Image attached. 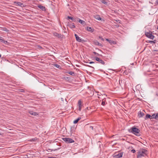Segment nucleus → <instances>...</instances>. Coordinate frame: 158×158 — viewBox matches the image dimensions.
Masks as SVG:
<instances>
[{
	"instance_id": "nucleus-1",
	"label": "nucleus",
	"mask_w": 158,
	"mask_h": 158,
	"mask_svg": "<svg viewBox=\"0 0 158 158\" xmlns=\"http://www.w3.org/2000/svg\"><path fill=\"white\" fill-rule=\"evenodd\" d=\"M137 153L138 155L137 157L138 158H141L142 157H144L146 156L148 154V151L145 149L141 148L139 150Z\"/></svg>"
},
{
	"instance_id": "nucleus-2",
	"label": "nucleus",
	"mask_w": 158,
	"mask_h": 158,
	"mask_svg": "<svg viewBox=\"0 0 158 158\" xmlns=\"http://www.w3.org/2000/svg\"><path fill=\"white\" fill-rule=\"evenodd\" d=\"M130 131L136 135H139V130L135 127H133L130 129Z\"/></svg>"
},
{
	"instance_id": "nucleus-3",
	"label": "nucleus",
	"mask_w": 158,
	"mask_h": 158,
	"mask_svg": "<svg viewBox=\"0 0 158 158\" xmlns=\"http://www.w3.org/2000/svg\"><path fill=\"white\" fill-rule=\"evenodd\" d=\"M62 139L64 141L67 143H73L74 142V140L69 138H63Z\"/></svg>"
},
{
	"instance_id": "nucleus-4",
	"label": "nucleus",
	"mask_w": 158,
	"mask_h": 158,
	"mask_svg": "<svg viewBox=\"0 0 158 158\" xmlns=\"http://www.w3.org/2000/svg\"><path fill=\"white\" fill-rule=\"evenodd\" d=\"M145 35L148 38L151 39L153 40L154 39V36L150 32H146Z\"/></svg>"
},
{
	"instance_id": "nucleus-5",
	"label": "nucleus",
	"mask_w": 158,
	"mask_h": 158,
	"mask_svg": "<svg viewBox=\"0 0 158 158\" xmlns=\"http://www.w3.org/2000/svg\"><path fill=\"white\" fill-rule=\"evenodd\" d=\"M74 35L77 41L79 42H81L84 41V40L83 39L79 37L76 34H75Z\"/></svg>"
},
{
	"instance_id": "nucleus-6",
	"label": "nucleus",
	"mask_w": 158,
	"mask_h": 158,
	"mask_svg": "<svg viewBox=\"0 0 158 158\" xmlns=\"http://www.w3.org/2000/svg\"><path fill=\"white\" fill-rule=\"evenodd\" d=\"M123 152H120L118 154H115L114 155V157L116 158H119L122 157L123 155Z\"/></svg>"
},
{
	"instance_id": "nucleus-7",
	"label": "nucleus",
	"mask_w": 158,
	"mask_h": 158,
	"mask_svg": "<svg viewBox=\"0 0 158 158\" xmlns=\"http://www.w3.org/2000/svg\"><path fill=\"white\" fill-rule=\"evenodd\" d=\"M82 106V102L81 100H79L78 101V110L79 111L81 110V106Z\"/></svg>"
},
{
	"instance_id": "nucleus-8",
	"label": "nucleus",
	"mask_w": 158,
	"mask_h": 158,
	"mask_svg": "<svg viewBox=\"0 0 158 158\" xmlns=\"http://www.w3.org/2000/svg\"><path fill=\"white\" fill-rule=\"evenodd\" d=\"M95 59L96 61L99 62V63H101L103 64H105V62L102 59H100L98 57H95Z\"/></svg>"
},
{
	"instance_id": "nucleus-9",
	"label": "nucleus",
	"mask_w": 158,
	"mask_h": 158,
	"mask_svg": "<svg viewBox=\"0 0 158 158\" xmlns=\"http://www.w3.org/2000/svg\"><path fill=\"white\" fill-rule=\"evenodd\" d=\"M14 3L15 4V5L17 6H19L21 7L23 6V4L20 2H14Z\"/></svg>"
},
{
	"instance_id": "nucleus-10",
	"label": "nucleus",
	"mask_w": 158,
	"mask_h": 158,
	"mask_svg": "<svg viewBox=\"0 0 158 158\" xmlns=\"http://www.w3.org/2000/svg\"><path fill=\"white\" fill-rule=\"evenodd\" d=\"M38 7L43 11H44L46 10L45 7L44 6H42L40 4L38 5Z\"/></svg>"
},
{
	"instance_id": "nucleus-11",
	"label": "nucleus",
	"mask_w": 158,
	"mask_h": 158,
	"mask_svg": "<svg viewBox=\"0 0 158 158\" xmlns=\"http://www.w3.org/2000/svg\"><path fill=\"white\" fill-rule=\"evenodd\" d=\"M29 112V114L31 115H34V116H36V115H38V114L37 112H34V111H30Z\"/></svg>"
},
{
	"instance_id": "nucleus-12",
	"label": "nucleus",
	"mask_w": 158,
	"mask_h": 158,
	"mask_svg": "<svg viewBox=\"0 0 158 158\" xmlns=\"http://www.w3.org/2000/svg\"><path fill=\"white\" fill-rule=\"evenodd\" d=\"M86 30L87 31L91 32H93L94 30V29L93 28L89 27H87Z\"/></svg>"
},
{
	"instance_id": "nucleus-13",
	"label": "nucleus",
	"mask_w": 158,
	"mask_h": 158,
	"mask_svg": "<svg viewBox=\"0 0 158 158\" xmlns=\"http://www.w3.org/2000/svg\"><path fill=\"white\" fill-rule=\"evenodd\" d=\"M100 1L102 3H103V4H104L108 6L109 5V3L108 2H106L105 0H100Z\"/></svg>"
},
{
	"instance_id": "nucleus-14",
	"label": "nucleus",
	"mask_w": 158,
	"mask_h": 158,
	"mask_svg": "<svg viewBox=\"0 0 158 158\" xmlns=\"http://www.w3.org/2000/svg\"><path fill=\"white\" fill-rule=\"evenodd\" d=\"M78 21L83 26H85L86 25V23L83 20H81L79 19Z\"/></svg>"
},
{
	"instance_id": "nucleus-15",
	"label": "nucleus",
	"mask_w": 158,
	"mask_h": 158,
	"mask_svg": "<svg viewBox=\"0 0 158 158\" xmlns=\"http://www.w3.org/2000/svg\"><path fill=\"white\" fill-rule=\"evenodd\" d=\"M53 35L54 36H56L59 38L61 37V35L60 34H59L58 33L55 32L53 33Z\"/></svg>"
},
{
	"instance_id": "nucleus-16",
	"label": "nucleus",
	"mask_w": 158,
	"mask_h": 158,
	"mask_svg": "<svg viewBox=\"0 0 158 158\" xmlns=\"http://www.w3.org/2000/svg\"><path fill=\"white\" fill-rule=\"evenodd\" d=\"M94 18L98 20H101L102 19L101 18L99 15H95L94 16Z\"/></svg>"
},
{
	"instance_id": "nucleus-17",
	"label": "nucleus",
	"mask_w": 158,
	"mask_h": 158,
	"mask_svg": "<svg viewBox=\"0 0 158 158\" xmlns=\"http://www.w3.org/2000/svg\"><path fill=\"white\" fill-rule=\"evenodd\" d=\"M106 99L105 98H104L102 100V102L101 104L103 106L105 105L106 104Z\"/></svg>"
},
{
	"instance_id": "nucleus-18",
	"label": "nucleus",
	"mask_w": 158,
	"mask_h": 158,
	"mask_svg": "<svg viewBox=\"0 0 158 158\" xmlns=\"http://www.w3.org/2000/svg\"><path fill=\"white\" fill-rule=\"evenodd\" d=\"M68 73L70 75L73 76H74L75 75V73L74 72L72 71H70L68 72Z\"/></svg>"
},
{
	"instance_id": "nucleus-19",
	"label": "nucleus",
	"mask_w": 158,
	"mask_h": 158,
	"mask_svg": "<svg viewBox=\"0 0 158 158\" xmlns=\"http://www.w3.org/2000/svg\"><path fill=\"white\" fill-rule=\"evenodd\" d=\"M144 115V113L142 112H140L138 114V116L139 118H141Z\"/></svg>"
},
{
	"instance_id": "nucleus-20",
	"label": "nucleus",
	"mask_w": 158,
	"mask_h": 158,
	"mask_svg": "<svg viewBox=\"0 0 158 158\" xmlns=\"http://www.w3.org/2000/svg\"><path fill=\"white\" fill-rule=\"evenodd\" d=\"M151 118H152L151 115H150L149 114H147L146 116L145 119H146L148 118H150L151 119H152Z\"/></svg>"
},
{
	"instance_id": "nucleus-21",
	"label": "nucleus",
	"mask_w": 158,
	"mask_h": 158,
	"mask_svg": "<svg viewBox=\"0 0 158 158\" xmlns=\"http://www.w3.org/2000/svg\"><path fill=\"white\" fill-rule=\"evenodd\" d=\"M81 119V118H77V119H76L74 121H73V123L74 124H76Z\"/></svg>"
},
{
	"instance_id": "nucleus-22",
	"label": "nucleus",
	"mask_w": 158,
	"mask_h": 158,
	"mask_svg": "<svg viewBox=\"0 0 158 158\" xmlns=\"http://www.w3.org/2000/svg\"><path fill=\"white\" fill-rule=\"evenodd\" d=\"M0 40H1L2 42L4 43L7 42V41H5L4 40V39L2 37L0 36Z\"/></svg>"
},
{
	"instance_id": "nucleus-23",
	"label": "nucleus",
	"mask_w": 158,
	"mask_h": 158,
	"mask_svg": "<svg viewBox=\"0 0 158 158\" xmlns=\"http://www.w3.org/2000/svg\"><path fill=\"white\" fill-rule=\"evenodd\" d=\"M68 18L69 19H71L73 21L75 22L76 21V19L75 18H73L69 16L68 17Z\"/></svg>"
},
{
	"instance_id": "nucleus-24",
	"label": "nucleus",
	"mask_w": 158,
	"mask_h": 158,
	"mask_svg": "<svg viewBox=\"0 0 158 158\" xmlns=\"http://www.w3.org/2000/svg\"><path fill=\"white\" fill-rule=\"evenodd\" d=\"M2 30L3 31H5L7 32H8L9 31V30L6 28H2Z\"/></svg>"
},
{
	"instance_id": "nucleus-25",
	"label": "nucleus",
	"mask_w": 158,
	"mask_h": 158,
	"mask_svg": "<svg viewBox=\"0 0 158 158\" xmlns=\"http://www.w3.org/2000/svg\"><path fill=\"white\" fill-rule=\"evenodd\" d=\"M151 117H152V118H151L152 119L155 118L156 119V118H155L156 114H153V115H151Z\"/></svg>"
},
{
	"instance_id": "nucleus-26",
	"label": "nucleus",
	"mask_w": 158,
	"mask_h": 158,
	"mask_svg": "<svg viewBox=\"0 0 158 158\" xmlns=\"http://www.w3.org/2000/svg\"><path fill=\"white\" fill-rule=\"evenodd\" d=\"M55 66L56 68H59L60 67V65H59L58 64H56L55 65Z\"/></svg>"
},
{
	"instance_id": "nucleus-27",
	"label": "nucleus",
	"mask_w": 158,
	"mask_h": 158,
	"mask_svg": "<svg viewBox=\"0 0 158 158\" xmlns=\"http://www.w3.org/2000/svg\"><path fill=\"white\" fill-rule=\"evenodd\" d=\"M148 43L150 44H152L153 43H155V42L153 41L149 40L148 41Z\"/></svg>"
},
{
	"instance_id": "nucleus-28",
	"label": "nucleus",
	"mask_w": 158,
	"mask_h": 158,
	"mask_svg": "<svg viewBox=\"0 0 158 158\" xmlns=\"http://www.w3.org/2000/svg\"><path fill=\"white\" fill-rule=\"evenodd\" d=\"M155 118H156V119H157V120L158 119V113L156 114Z\"/></svg>"
},
{
	"instance_id": "nucleus-29",
	"label": "nucleus",
	"mask_w": 158,
	"mask_h": 158,
	"mask_svg": "<svg viewBox=\"0 0 158 158\" xmlns=\"http://www.w3.org/2000/svg\"><path fill=\"white\" fill-rule=\"evenodd\" d=\"M93 53L96 55L99 56V54L96 52H94Z\"/></svg>"
},
{
	"instance_id": "nucleus-30",
	"label": "nucleus",
	"mask_w": 158,
	"mask_h": 158,
	"mask_svg": "<svg viewBox=\"0 0 158 158\" xmlns=\"http://www.w3.org/2000/svg\"><path fill=\"white\" fill-rule=\"evenodd\" d=\"M106 40H107V41H108L110 43L112 42L111 40H110L109 39H106Z\"/></svg>"
},
{
	"instance_id": "nucleus-31",
	"label": "nucleus",
	"mask_w": 158,
	"mask_h": 158,
	"mask_svg": "<svg viewBox=\"0 0 158 158\" xmlns=\"http://www.w3.org/2000/svg\"><path fill=\"white\" fill-rule=\"evenodd\" d=\"M131 152L132 153H135V151L134 149H132L131 150Z\"/></svg>"
},
{
	"instance_id": "nucleus-32",
	"label": "nucleus",
	"mask_w": 158,
	"mask_h": 158,
	"mask_svg": "<svg viewBox=\"0 0 158 158\" xmlns=\"http://www.w3.org/2000/svg\"><path fill=\"white\" fill-rule=\"evenodd\" d=\"M71 27L74 28L75 27V26L74 25H72Z\"/></svg>"
},
{
	"instance_id": "nucleus-33",
	"label": "nucleus",
	"mask_w": 158,
	"mask_h": 158,
	"mask_svg": "<svg viewBox=\"0 0 158 158\" xmlns=\"http://www.w3.org/2000/svg\"><path fill=\"white\" fill-rule=\"evenodd\" d=\"M20 91L22 92H24V90L23 89H21L20 90Z\"/></svg>"
},
{
	"instance_id": "nucleus-34",
	"label": "nucleus",
	"mask_w": 158,
	"mask_h": 158,
	"mask_svg": "<svg viewBox=\"0 0 158 158\" xmlns=\"http://www.w3.org/2000/svg\"><path fill=\"white\" fill-rule=\"evenodd\" d=\"M89 128L92 129V130L93 129V127L92 126H90Z\"/></svg>"
},
{
	"instance_id": "nucleus-35",
	"label": "nucleus",
	"mask_w": 158,
	"mask_h": 158,
	"mask_svg": "<svg viewBox=\"0 0 158 158\" xmlns=\"http://www.w3.org/2000/svg\"><path fill=\"white\" fill-rule=\"evenodd\" d=\"M94 62L92 61L90 62L89 63V64H92V63H94Z\"/></svg>"
},
{
	"instance_id": "nucleus-36",
	"label": "nucleus",
	"mask_w": 158,
	"mask_h": 158,
	"mask_svg": "<svg viewBox=\"0 0 158 158\" xmlns=\"http://www.w3.org/2000/svg\"><path fill=\"white\" fill-rule=\"evenodd\" d=\"M100 38L102 40H104V39H103V38H102V37H100Z\"/></svg>"
},
{
	"instance_id": "nucleus-37",
	"label": "nucleus",
	"mask_w": 158,
	"mask_h": 158,
	"mask_svg": "<svg viewBox=\"0 0 158 158\" xmlns=\"http://www.w3.org/2000/svg\"><path fill=\"white\" fill-rule=\"evenodd\" d=\"M156 3L158 5V0L156 1Z\"/></svg>"
},
{
	"instance_id": "nucleus-38",
	"label": "nucleus",
	"mask_w": 158,
	"mask_h": 158,
	"mask_svg": "<svg viewBox=\"0 0 158 158\" xmlns=\"http://www.w3.org/2000/svg\"><path fill=\"white\" fill-rule=\"evenodd\" d=\"M97 95H98V96H100V95H100V94H97Z\"/></svg>"
},
{
	"instance_id": "nucleus-39",
	"label": "nucleus",
	"mask_w": 158,
	"mask_h": 158,
	"mask_svg": "<svg viewBox=\"0 0 158 158\" xmlns=\"http://www.w3.org/2000/svg\"><path fill=\"white\" fill-rule=\"evenodd\" d=\"M98 44L99 45V42H98Z\"/></svg>"
},
{
	"instance_id": "nucleus-40",
	"label": "nucleus",
	"mask_w": 158,
	"mask_h": 158,
	"mask_svg": "<svg viewBox=\"0 0 158 158\" xmlns=\"http://www.w3.org/2000/svg\"><path fill=\"white\" fill-rule=\"evenodd\" d=\"M157 29H158V26L157 27Z\"/></svg>"
}]
</instances>
